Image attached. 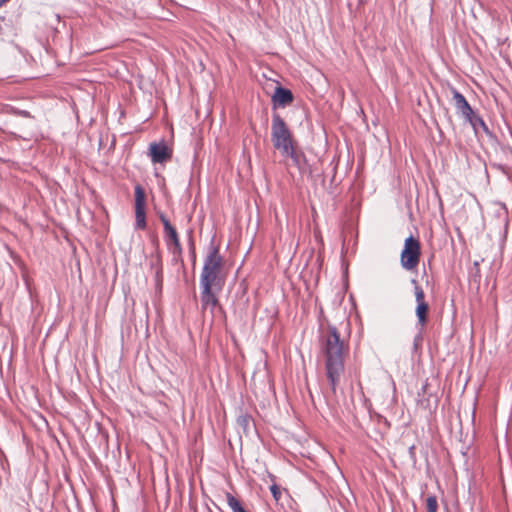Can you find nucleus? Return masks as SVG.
Returning a JSON list of instances; mask_svg holds the SVG:
<instances>
[{
  "mask_svg": "<svg viewBox=\"0 0 512 512\" xmlns=\"http://www.w3.org/2000/svg\"><path fill=\"white\" fill-rule=\"evenodd\" d=\"M281 155L288 157L292 160L293 164L298 168L302 169V163L304 161V154L296 150L295 145L291 146L287 152H281Z\"/></svg>",
  "mask_w": 512,
  "mask_h": 512,
  "instance_id": "9b49d317",
  "label": "nucleus"
},
{
  "mask_svg": "<svg viewBox=\"0 0 512 512\" xmlns=\"http://www.w3.org/2000/svg\"><path fill=\"white\" fill-rule=\"evenodd\" d=\"M135 218L136 227L139 229L146 228L145 213V192L140 185L135 187Z\"/></svg>",
  "mask_w": 512,
  "mask_h": 512,
  "instance_id": "423d86ee",
  "label": "nucleus"
},
{
  "mask_svg": "<svg viewBox=\"0 0 512 512\" xmlns=\"http://www.w3.org/2000/svg\"><path fill=\"white\" fill-rule=\"evenodd\" d=\"M240 420L242 421V424H245V422H247L246 418H241Z\"/></svg>",
  "mask_w": 512,
  "mask_h": 512,
  "instance_id": "4be33fe9",
  "label": "nucleus"
},
{
  "mask_svg": "<svg viewBox=\"0 0 512 512\" xmlns=\"http://www.w3.org/2000/svg\"><path fill=\"white\" fill-rule=\"evenodd\" d=\"M426 509H427V512H437L438 502H437V498L435 496H429L426 499Z\"/></svg>",
  "mask_w": 512,
  "mask_h": 512,
  "instance_id": "dca6fc26",
  "label": "nucleus"
},
{
  "mask_svg": "<svg viewBox=\"0 0 512 512\" xmlns=\"http://www.w3.org/2000/svg\"><path fill=\"white\" fill-rule=\"evenodd\" d=\"M201 293H200V300L202 304V309H206L208 307H211V310H213L218 305V299L215 295L214 286H200Z\"/></svg>",
  "mask_w": 512,
  "mask_h": 512,
  "instance_id": "1a4fd4ad",
  "label": "nucleus"
},
{
  "mask_svg": "<svg viewBox=\"0 0 512 512\" xmlns=\"http://www.w3.org/2000/svg\"><path fill=\"white\" fill-rule=\"evenodd\" d=\"M347 348L344 341L340 339V335L335 327H330L325 335L324 354L326 376L330 383L332 392H336V388L340 383L344 373V357Z\"/></svg>",
  "mask_w": 512,
  "mask_h": 512,
  "instance_id": "f257e3e1",
  "label": "nucleus"
},
{
  "mask_svg": "<svg viewBox=\"0 0 512 512\" xmlns=\"http://www.w3.org/2000/svg\"><path fill=\"white\" fill-rule=\"evenodd\" d=\"M161 275H162V267H161V265L159 263H157V270H156V278H157V280L160 279Z\"/></svg>",
  "mask_w": 512,
  "mask_h": 512,
  "instance_id": "a211bd4d",
  "label": "nucleus"
},
{
  "mask_svg": "<svg viewBox=\"0 0 512 512\" xmlns=\"http://www.w3.org/2000/svg\"><path fill=\"white\" fill-rule=\"evenodd\" d=\"M465 121H467L471 126L472 128L474 129V131L477 133L478 132V128H482L485 132H488V127L487 125L485 124L484 120L478 116L475 112L472 113V115H469Z\"/></svg>",
  "mask_w": 512,
  "mask_h": 512,
  "instance_id": "f8f14e48",
  "label": "nucleus"
},
{
  "mask_svg": "<svg viewBox=\"0 0 512 512\" xmlns=\"http://www.w3.org/2000/svg\"><path fill=\"white\" fill-rule=\"evenodd\" d=\"M420 253V242L413 236H409L405 240L404 248L401 252V266L408 271L415 269L419 264Z\"/></svg>",
  "mask_w": 512,
  "mask_h": 512,
  "instance_id": "20e7f679",
  "label": "nucleus"
},
{
  "mask_svg": "<svg viewBox=\"0 0 512 512\" xmlns=\"http://www.w3.org/2000/svg\"><path fill=\"white\" fill-rule=\"evenodd\" d=\"M270 491L273 495V498L276 501H278L281 498V490H280L279 486H277L276 484H273L270 486Z\"/></svg>",
  "mask_w": 512,
  "mask_h": 512,
  "instance_id": "f3484780",
  "label": "nucleus"
},
{
  "mask_svg": "<svg viewBox=\"0 0 512 512\" xmlns=\"http://www.w3.org/2000/svg\"><path fill=\"white\" fill-rule=\"evenodd\" d=\"M9 0H0V6L4 5L5 3H7Z\"/></svg>",
  "mask_w": 512,
  "mask_h": 512,
  "instance_id": "aec40b11",
  "label": "nucleus"
},
{
  "mask_svg": "<svg viewBox=\"0 0 512 512\" xmlns=\"http://www.w3.org/2000/svg\"><path fill=\"white\" fill-rule=\"evenodd\" d=\"M226 499H227L228 506L230 507V509L233 512H247L241 505L240 501L236 497H234L232 494L227 493Z\"/></svg>",
  "mask_w": 512,
  "mask_h": 512,
  "instance_id": "4468645a",
  "label": "nucleus"
},
{
  "mask_svg": "<svg viewBox=\"0 0 512 512\" xmlns=\"http://www.w3.org/2000/svg\"><path fill=\"white\" fill-rule=\"evenodd\" d=\"M272 101L274 105L285 107L293 101V94L289 89L278 86L272 96Z\"/></svg>",
  "mask_w": 512,
  "mask_h": 512,
  "instance_id": "9d476101",
  "label": "nucleus"
},
{
  "mask_svg": "<svg viewBox=\"0 0 512 512\" xmlns=\"http://www.w3.org/2000/svg\"><path fill=\"white\" fill-rule=\"evenodd\" d=\"M240 420L242 421V424H245V422H247L246 418H241Z\"/></svg>",
  "mask_w": 512,
  "mask_h": 512,
  "instance_id": "412c9836",
  "label": "nucleus"
},
{
  "mask_svg": "<svg viewBox=\"0 0 512 512\" xmlns=\"http://www.w3.org/2000/svg\"><path fill=\"white\" fill-rule=\"evenodd\" d=\"M271 141L274 148L280 153L287 152L291 146L295 145L292 132L284 119L277 113L272 115Z\"/></svg>",
  "mask_w": 512,
  "mask_h": 512,
  "instance_id": "7ed1b4c3",
  "label": "nucleus"
},
{
  "mask_svg": "<svg viewBox=\"0 0 512 512\" xmlns=\"http://www.w3.org/2000/svg\"><path fill=\"white\" fill-rule=\"evenodd\" d=\"M412 284H414V292L417 304L426 303L424 300L425 294L423 289L417 284V281L415 279L412 280Z\"/></svg>",
  "mask_w": 512,
  "mask_h": 512,
  "instance_id": "2eb2a0df",
  "label": "nucleus"
},
{
  "mask_svg": "<svg viewBox=\"0 0 512 512\" xmlns=\"http://www.w3.org/2000/svg\"><path fill=\"white\" fill-rule=\"evenodd\" d=\"M451 92L453 95L455 109L457 113L460 114L465 120L469 115H472L474 110L467 102L465 97L457 89L452 87Z\"/></svg>",
  "mask_w": 512,
  "mask_h": 512,
  "instance_id": "6e6552de",
  "label": "nucleus"
},
{
  "mask_svg": "<svg viewBox=\"0 0 512 512\" xmlns=\"http://www.w3.org/2000/svg\"><path fill=\"white\" fill-rule=\"evenodd\" d=\"M159 219L161 220L167 245L170 247L173 246V253H181L182 247L180 244V240L178 237V233L174 226L170 223L169 219L163 212H158Z\"/></svg>",
  "mask_w": 512,
  "mask_h": 512,
  "instance_id": "39448f33",
  "label": "nucleus"
},
{
  "mask_svg": "<svg viewBox=\"0 0 512 512\" xmlns=\"http://www.w3.org/2000/svg\"><path fill=\"white\" fill-rule=\"evenodd\" d=\"M415 447L414 446H411L409 447V454L412 458H415Z\"/></svg>",
  "mask_w": 512,
  "mask_h": 512,
  "instance_id": "6ab92c4d",
  "label": "nucleus"
},
{
  "mask_svg": "<svg viewBox=\"0 0 512 512\" xmlns=\"http://www.w3.org/2000/svg\"><path fill=\"white\" fill-rule=\"evenodd\" d=\"M221 268L222 257L219 254V249L212 247L204 261L200 275V286H214L216 290H221L223 285Z\"/></svg>",
  "mask_w": 512,
  "mask_h": 512,
  "instance_id": "f03ea898",
  "label": "nucleus"
},
{
  "mask_svg": "<svg viewBox=\"0 0 512 512\" xmlns=\"http://www.w3.org/2000/svg\"><path fill=\"white\" fill-rule=\"evenodd\" d=\"M429 306L427 303H419L416 307V315L419 323L423 326L427 322V314H428Z\"/></svg>",
  "mask_w": 512,
  "mask_h": 512,
  "instance_id": "ddd939ff",
  "label": "nucleus"
},
{
  "mask_svg": "<svg viewBox=\"0 0 512 512\" xmlns=\"http://www.w3.org/2000/svg\"><path fill=\"white\" fill-rule=\"evenodd\" d=\"M149 156L153 163H163L172 156V151L164 142H153L149 146Z\"/></svg>",
  "mask_w": 512,
  "mask_h": 512,
  "instance_id": "0eeeda50",
  "label": "nucleus"
}]
</instances>
